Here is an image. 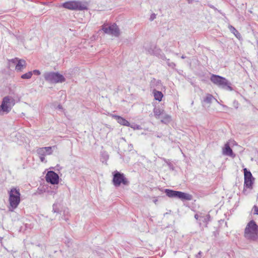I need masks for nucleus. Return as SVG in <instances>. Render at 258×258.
Segmentation results:
<instances>
[{"label":"nucleus","instance_id":"nucleus-1","mask_svg":"<svg viewBox=\"0 0 258 258\" xmlns=\"http://www.w3.org/2000/svg\"><path fill=\"white\" fill-rule=\"evenodd\" d=\"M244 237L249 241H258V225L253 220L247 224L244 231Z\"/></svg>","mask_w":258,"mask_h":258},{"label":"nucleus","instance_id":"nucleus-2","mask_svg":"<svg viewBox=\"0 0 258 258\" xmlns=\"http://www.w3.org/2000/svg\"><path fill=\"white\" fill-rule=\"evenodd\" d=\"M9 206L8 207L9 211L13 212L16 209L21 202L20 192L19 188L13 187L9 191Z\"/></svg>","mask_w":258,"mask_h":258},{"label":"nucleus","instance_id":"nucleus-3","mask_svg":"<svg viewBox=\"0 0 258 258\" xmlns=\"http://www.w3.org/2000/svg\"><path fill=\"white\" fill-rule=\"evenodd\" d=\"M210 80L214 84L220 88L229 91L233 90L231 83L224 77L212 74Z\"/></svg>","mask_w":258,"mask_h":258},{"label":"nucleus","instance_id":"nucleus-4","mask_svg":"<svg viewBox=\"0 0 258 258\" xmlns=\"http://www.w3.org/2000/svg\"><path fill=\"white\" fill-rule=\"evenodd\" d=\"M112 182L115 187H118L121 184L124 186L130 184V181L123 173L115 170L112 172Z\"/></svg>","mask_w":258,"mask_h":258},{"label":"nucleus","instance_id":"nucleus-5","mask_svg":"<svg viewBox=\"0 0 258 258\" xmlns=\"http://www.w3.org/2000/svg\"><path fill=\"white\" fill-rule=\"evenodd\" d=\"M62 7L65 9L73 11H83L88 10L85 3L80 1H70L63 3Z\"/></svg>","mask_w":258,"mask_h":258},{"label":"nucleus","instance_id":"nucleus-6","mask_svg":"<svg viewBox=\"0 0 258 258\" xmlns=\"http://www.w3.org/2000/svg\"><path fill=\"white\" fill-rule=\"evenodd\" d=\"M43 77L46 81L52 84L61 83L66 81L63 76L58 72H45Z\"/></svg>","mask_w":258,"mask_h":258},{"label":"nucleus","instance_id":"nucleus-7","mask_svg":"<svg viewBox=\"0 0 258 258\" xmlns=\"http://www.w3.org/2000/svg\"><path fill=\"white\" fill-rule=\"evenodd\" d=\"M15 104V101L13 98L9 96H5L0 105V115H3V112L9 113Z\"/></svg>","mask_w":258,"mask_h":258},{"label":"nucleus","instance_id":"nucleus-8","mask_svg":"<svg viewBox=\"0 0 258 258\" xmlns=\"http://www.w3.org/2000/svg\"><path fill=\"white\" fill-rule=\"evenodd\" d=\"M166 196L169 198H178L181 200L190 201L192 196L190 194L184 193L182 191H175L169 189H165L164 191Z\"/></svg>","mask_w":258,"mask_h":258},{"label":"nucleus","instance_id":"nucleus-9","mask_svg":"<svg viewBox=\"0 0 258 258\" xmlns=\"http://www.w3.org/2000/svg\"><path fill=\"white\" fill-rule=\"evenodd\" d=\"M244 171V189L243 192L245 194V188L252 189L254 182V178L253 177L251 173L246 168L243 169Z\"/></svg>","mask_w":258,"mask_h":258},{"label":"nucleus","instance_id":"nucleus-10","mask_svg":"<svg viewBox=\"0 0 258 258\" xmlns=\"http://www.w3.org/2000/svg\"><path fill=\"white\" fill-rule=\"evenodd\" d=\"M102 30L105 33L115 37H118L120 34V30L115 23L109 26L107 24H104L102 26Z\"/></svg>","mask_w":258,"mask_h":258},{"label":"nucleus","instance_id":"nucleus-11","mask_svg":"<svg viewBox=\"0 0 258 258\" xmlns=\"http://www.w3.org/2000/svg\"><path fill=\"white\" fill-rule=\"evenodd\" d=\"M45 178L47 182L52 184H56L58 183L59 176L57 173L53 171H48Z\"/></svg>","mask_w":258,"mask_h":258},{"label":"nucleus","instance_id":"nucleus-12","mask_svg":"<svg viewBox=\"0 0 258 258\" xmlns=\"http://www.w3.org/2000/svg\"><path fill=\"white\" fill-rule=\"evenodd\" d=\"M112 117L115 119L120 124L126 126H130V123L122 117L117 115H112Z\"/></svg>","mask_w":258,"mask_h":258},{"label":"nucleus","instance_id":"nucleus-13","mask_svg":"<svg viewBox=\"0 0 258 258\" xmlns=\"http://www.w3.org/2000/svg\"><path fill=\"white\" fill-rule=\"evenodd\" d=\"M223 154L233 158L235 156V155L233 153L232 150L230 147L229 144L228 143L225 145V147L223 149Z\"/></svg>","mask_w":258,"mask_h":258},{"label":"nucleus","instance_id":"nucleus-14","mask_svg":"<svg viewBox=\"0 0 258 258\" xmlns=\"http://www.w3.org/2000/svg\"><path fill=\"white\" fill-rule=\"evenodd\" d=\"M164 112V110L159 107H155L153 109L154 115L157 119H159L160 115H163Z\"/></svg>","mask_w":258,"mask_h":258},{"label":"nucleus","instance_id":"nucleus-15","mask_svg":"<svg viewBox=\"0 0 258 258\" xmlns=\"http://www.w3.org/2000/svg\"><path fill=\"white\" fill-rule=\"evenodd\" d=\"M153 94L154 95V99L156 100L161 101L163 97V93L159 91H157L156 89L153 90Z\"/></svg>","mask_w":258,"mask_h":258},{"label":"nucleus","instance_id":"nucleus-16","mask_svg":"<svg viewBox=\"0 0 258 258\" xmlns=\"http://www.w3.org/2000/svg\"><path fill=\"white\" fill-rule=\"evenodd\" d=\"M26 66V63L25 60L20 59L18 60V63L16 66V70L17 71H21L23 68H25Z\"/></svg>","mask_w":258,"mask_h":258},{"label":"nucleus","instance_id":"nucleus-17","mask_svg":"<svg viewBox=\"0 0 258 258\" xmlns=\"http://www.w3.org/2000/svg\"><path fill=\"white\" fill-rule=\"evenodd\" d=\"M163 115V118L161 120V122L165 124L169 123L171 120V116L167 114H164Z\"/></svg>","mask_w":258,"mask_h":258},{"label":"nucleus","instance_id":"nucleus-18","mask_svg":"<svg viewBox=\"0 0 258 258\" xmlns=\"http://www.w3.org/2000/svg\"><path fill=\"white\" fill-rule=\"evenodd\" d=\"M228 28L231 31L237 38L240 37V34L239 32L232 25H229Z\"/></svg>","mask_w":258,"mask_h":258},{"label":"nucleus","instance_id":"nucleus-19","mask_svg":"<svg viewBox=\"0 0 258 258\" xmlns=\"http://www.w3.org/2000/svg\"><path fill=\"white\" fill-rule=\"evenodd\" d=\"M213 99H215L213 96L210 94H207L204 98L203 101L208 104H211Z\"/></svg>","mask_w":258,"mask_h":258},{"label":"nucleus","instance_id":"nucleus-20","mask_svg":"<svg viewBox=\"0 0 258 258\" xmlns=\"http://www.w3.org/2000/svg\"><path fill=\"white\" fill-rule=\"evenodd\" d=\"M37 153L39 156H46V155L44 147L39 148L38 149H37Z\"/></svg>","mask_w":258,"mask_h":258},{"label":"nucleus","instance_id":"nucleus-21","mask_svg":"<svg viewBox=\"0 0 258 258\" xmlns=\"http://www.w3.org/2000/svg\"><path fill=\"white\" fill-rule=\"evenodd\" d=\"M32 76V72H29L27 73H25L23 75H22L21 77V78L23 79H29L31 78Z\"/></svg>","mask_w":258,"mask_h":258},{"label":"nucleus","instance_id":"nucleus-22","mask_svg":"<svg viewBox=\"0 0 258 258\" xmlns=\"http://www.w3.org/2000/svg\"><path fill=\"white\" fill-rule=\"evenodd\" d=\"M55 147H56L55 146H53V147H44V149H45L46 155H51V154H52V148H54Z\"/></svg>","mask_w":258,"mask_h":258},{"label":"nucleus","instance_id":"nucleus-23","mask_svg":"<svg viewBox=\"0 0 258 258\" xmlns=\"http://www.w3.org/2000/svg\"><path fill=\"white\" fill-rule=\"evenodd\" d=\"M52 211L54 213H59L60 212V211L59 210L58 205L57 204L55 203L53 205Z\"/></svg>","mask_w":258,"mask_h":258},{"label":"nucleus","instance_id":"nucleus-24","mask_svg":"<svg viewBox=\"0 0 258 258\" xmlns=\"http://www.w3.org/2000/svg\"><path fill=\"white\" fill-rule=\"evenodd\" d=\"M201 218H203V221L204 223H206V225L208 224V222L210 221V215L208 214L206 217H201Z\"/></svg>","mask_w":258,"mask_h":258},{"label":"nucleus","instance_id":"nucleus-25","mask_svg":"<svg viewBox=\"0 0 258 258\" xmlns=\"http://www.w3.org/2000/svg\"><path fill=\"white\" fill-rule=\"evenodd\" d=\"M164 57L165 58V59H166L167 60V65L172 68H174L176 66V64L175 63L173 62H170L169 61H170V59H167L165 56H164Z\"/></svg>","mask_w":258,"mask_h":258},{"label":"nucleus","instance_id":"nucleus-26","mask_svg":"<svg viewBox=\"0 0 258 258\" xmlns=\"http://www.w3.org/2000/svg\"><path fill=\"white\" fill-rule=\"evenodd\" d=\"M131 127L134 128V130H140L141 128V127L139 125H138V124H134V125H131L130 124V126Z\"/></svg>","mask_w":258,"mask_h":258},{"label":"nucleus","instance_id":"nucleus-27","mask_svg":"<svg viewBox=\"0 0 258 258\" xmlns=\"http://www.w3.org/2000/svg\"><path fill=\"white\" fill-rule=\"evenodd\" d=\"M32 72V74L33 73L34 75H39L40 74V72L37 70H35Z\"/></svg>","mask_w":258,"mask_h":258},{"label":"nucleus","instance_id":"nucleus-28","mask_svg":"<svg viewBox=\"0 0 258 258\" xmlns=\"http://www.w3.org/2000/svg\"><path fill=\"white\" fill-rule=\"evenodd\" d=\"M155 18H156V15L155 14H152L150 16V20L151 21H153Z\"/></svg>","mask_w":258,"mask_h":258},{"label":"nucleus","instance_id":"nucleus-29","mask_svg":"<svg viewBox=\"0 0 258 258\" xmlns=\"http://www.w3.org/2000/svg\"><path fill=\"white\" fill-rule=\"evenodd\" d=\"M45 156H39V157L40 158V160H41V162H44L45 161Z\"/></svg>","mask_w":258,"mask_h":258},{"label":"nucleus","instance_id":"nucleus-30","mask_svg":"<svg viewBox=\"0 0 258 258\" xmlns=\"http://www.w3.org/2000/svg\"><path fill=\"white\" fill-rule=\"evenodd\" d=\"M254 214H258V207L254 206Z\"/></svg>","mask_w":258,"mask_h":258},{"label":"nucleus","instance_id":"nucleus-31","mask_svg":"<svg viewBox=\"0 0 258 258\" xmlns=\"http://www.w3.org/2000/svg\"><path fill=\"white\" fill-rule=\"evenodd\" d=\"M199 218V216L198 214L195 215V218L197 220H198Z\"/></svg>","mask_w":258,"mask_h":258},{"label":"nucleus","instance_id":"nucleus-32","mask_svg":"<svg viewBox=\"0 0 258 258\" xmlns=\"http://www.w3.org/2000/svg\"><path fill=\"white\" fill-rule=\"evenodd\" d=\"M57 107H58V108H59L60 109H62V107L61 105H58Z\"/></svg>","mask_w":258,"mask_h":258},{"label":"nucleus","instance_id":"nucleus-33","mask_svg":"<svg viewBox=\"0 0 258 258\" xmlns=\"http://www.w3.org/2000/svg\"><path fill=\"white\" fill-rule=\"evenodd\" d=\"M16 60H17V58L14 59H12V60H11V61H12L13 63H15Z\"/></svg>","mask_w":258,"mask_h":258},{"label":"nucleus","instance_id":"nucleus-34","mask_svg":"<svg viewBox=\"0 0 258 258\" xmlns=\"http://www.w3.org/2000/svg\"><path fill=\"white\" fill-rule=\"evenodd\" d=\"M201 253H202V252H201V251H200V252L198 253V255H197V256L198 257V256H200V255H201Z\"/></svg>","mask_w":258,"mask_h":258},{"label":"nucleus","instance_id":"nucleus-35","mask_svg":"<svg viewBox=\"0 0 258 258\" xmlns=\"http://www.w3.org/2000/svg\"><path fill=\"white\" fill-rule=\"evenodd\" d=\"M185 57H186V56H184V55H182V56H181V58H182V59H184V58H185Z\"/></svg>","mask_w":258,"mask_h":258},{"label":"nucleus","instance_id":"nucleus-36","mask_svg":"<svg viewBox=\"0 0 258 258\" xmlns=\"http://www.w3.org/2000/svg\"><path fill=\"white\" fill-rule=\"evenodd\" d=\"M188 3H190L191 2V1H192V0H188Z\"/></svg>","mask_w":258,"mask_h":258},{"label":"nucleus","instance_id":"nucleus-37","mask_svg":"<svg viewBox=\"0 0 258 258\" xmlns=\"http://www.w3.org/2000/svg\"><path fill=\"white\" fill-rule=\"evenodd\" d=\"M43 5H46V3H43Z\"/></svg>","mask_w":258,"mask_h":258}]
</instances>
